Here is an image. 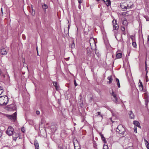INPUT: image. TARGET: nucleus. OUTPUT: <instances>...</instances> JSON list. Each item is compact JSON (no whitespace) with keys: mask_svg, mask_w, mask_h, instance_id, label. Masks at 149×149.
Returning <instances> with one entry per match:
<instances>
[{"mask_svg":"<svg viewBox=\"0 0 149 149\" xmlns=\"http://www.w3.org/2000/svg\"><path fill=\"white\" fill-rule=\"evenodd\" d=\"M132 4L131 1L130 0H126L125 2L120 3V6L123 11H125L127 9L130 8Z\"/></svg>","mask_w":149,"mask_h":149,"instance_id":"nucleus-1","label":"nucleus"},{"mask_svg":"<svg viewBox=\"0 0 149 149\" xmlns=\"http://www.w3.org/2000/svg\"><path fill=\"white\" fill-rule=\"evenodd\" d=\"M116 131L120 134L122 137L125 135V130L122 125H120L117 127L116 129Z\"/></svg>","mask_w":149,"mask_h":149,"instance_id":"nucleus-2","label":"nucleus"},{"mask_svg":"<svg viewBox=\"0 0 149 149\" xmlns=\"http://www.w3.org/2000/svg\"><path fill=\"white\" fill-rule=\"evenodd\" d=\"M8 101V97L6 96H2L0 97V105H6Z\"/></svg>","mask_w":149,"mask_h":149,"instance_id":"nucleus-3","label":"nucleus"},{"mask_svg":"<svg viewBox=\"0 0 149 149\" xmlns=\"http://www.w3.org/2000/svg\"><path fill=\"white\" fill-rule=\"evenodd\" d=\"M111 99L116 104L118 103V98L117 96V95L116 93L113 92L112 90V92L111 93Z\"/></svg>","mask_w":149,"mask_h":149,"instance_id":"nucleus-4","label":"nucleus"},{"mask_svg":"<svg viewBox=\"0 0 149 149\" xmlns=\"http://www.w3.org/2000/svg\"><path fill=\"white\" fill-rule=\"evenodd\" d=\"M13 128L11 126H9L6 131V134L8 136H12L15 132H14Z\"/></svg>","mask_w":149,"mask_h":149,"instance_id":"nucleus-5","label":"nucleus"},{"mask_svg":"<svg viewBox=\"0 0 149 149\" xmlns=\"http://www.w3.org/2000/svg\"><path fill=\"white\" fill-rule=\"evenodd\" d=\"M17 115L16 112H15L12 115H7V117L9 119H10L12 121H15L16 119Z\"/></svg>","mask_w":149,"mask_h":149,"instance_id":"nucleus-6","label":"nucleus"},{"mask_svg":"<svg viewBox=\"0 0 149 149\" xmlns=\"http://www.w3.org/2000/svg\"><path fill=\"white\" fill-rule=\"evenodd\" d=\"M13 136V140L16 141L17 139L19 138V139H20L19 137L20 136V134L18 133L14 132L13 134L12 135Z\"/></svg>","mask_w":149,"mask_h":149,"instance_id":"nucleus-7","label":"nucleus"},{"mask_svg":"<svg viewBox=\"0 0 149 149\" xmlns=\"http://www.w3.org/2000/svg\"><path fill=\"white\" fill-rule=\"evenodd\" d=\"M112 23L114 30H118L119 28L118 25L116 23V20H113Z\"/></svg>","mask_w":149,"mask_h":149,"instance_id":"nucleus-8","label":"nucleus"},{"mask_svg":"<svg viewBox=\"0 0 149 149\" xmlns=\"http://www.w3.org/2000/svg\"><path fill=\"white\" fill-rule=\"evenodd\" d=\"M51 129L52 132H54L57 130V128L54 124H52L51 126Z\"/></svg>","mask_w":149,"mask_h":149,"instance_id":"nucleus-9","label":"nucleus"},{"mask_svg":"<svg viewBox=\"0 0 149 149\" xmlns=\"http://www.w3.org/2000/svg\"><path fill=\"white\" fill-rule=\"evenodd\" d=\"M133 123L135 125L134 127H137L140 129L141 128V127L140 126V124L138 121L135 120L133 121Z\"/></svg>","mask_w":149,"mask_h":149,"instance_id":"nucleus-10","label":"nucleus"},{"mask_svg":"<svg viewBox=\"0 0 149 149\" xmlns=\"http://www.w3.org/2000/svg\"><path fill=\"white\" fill-rule=\"evenodd\" d=\"M42 6L43 9L44 10L45 13L46 12V10L48 8L47 5L44 3H42Z\"/></svg>","mask_w":149,"mask_h":149,"instance_id":"nucleus-11","label":"nucleus"},{"mask_svg":"<svg viewBox=\"0 0 149 149\" xmlns=\"http://www.w3.org/2000/svg\"><path fill=\"white\" fill-rule=\"evenodd\" d=\"M34 146L35 148V149H39V147L38 143L37 140L35 139L34 141Z\"/></svg>","mask_w":149,"mask_h":149,"instance_id":"nucleus-12","label":"nucleus"},{"mask_svg":"<svg viewBox=\"0 0 149 149\" xmlns=\"http://www.w3.org/2000/svg\"><path fill=\"white\" fill-rule=\"evenodd\" d=\"M7 52L4 48L2 49L1 50V54L2 55H5L7 54Z\"/></svg>","mask_w":149,"mask_h":149,"instance_id":"nucleus-13","label":"nucleus"},{"mask_svg":"<svg viewBox=\"0 0 149 149\" xmlns=\"http://www.w3.org/2000/svg\"><path fill=\"white\" fill-rule=\"evenodd\" d=\"M102 1H104L107 6L111 5V2L110 0H102Z\"/></svg>","mask_w":149,"mask_h":149,"instance_id":"nucleus-14","label":"nucleus"},{"mask_svg":"<svg viewBox=\"0 0 149 149\" xmlns=\"http://www.w3.org/2000/svg\"><path fill=\"white\" fill-rule=\"evenodd\" d=\"M9 108L12 110H16V106L14 104H11L9 106Z\"/></svg>","mask_w":149,"mask_h":149,"instance_id":"nucleus-15","label":"nucleus"},{"mask_svg":"<svg viewBox=\"0 0 149 149\" xmlns=\"http://www.w3.org/2000/svg\"><path fill=\"white\" fill-rule=\"evenodd\" d=\"M128 114L130 116L131 118H134V114L133 113L132 111H129Z\"/></svg>","mask_w":149,"mask_h":149,"instance_id":"nucleus-16","label":"nucleus"},{"mask_svg":"<svg viewBox=\"0 0 149 149\" xmlns=\"http://www.w3.org/2000/svg\"><path fill=\"white\" fill-rule=\"evenodd\" d=\"M100 136L101 137V139L102 141H103L104 143H106L107 142L106 140L105 139V137H104L103 134H102L101 133H100Z\"/></svg>","mask_w":149,"mask_h":149,"instance_id":"nucleus-17","label":"nucleus"},{"mask_svg":"<svg viewBox=\"0 0 149 149\" xmlns=\"http://www.w3.org/2000/svg\"><path fill=\"white\" fill-rule=\"evenodd\" d=\"M122 54L120 53H116V57L117 58H120L122 57Z\"/></svg>","mask_w":149,"mask_h":149,"instance_id":"nucleus-18","label":"nucleus"},{"mask_svg":"<svg viewBox=\"0 0 149 149\" xmlns=\"http://www.w3.org/2000/svg\"><path fill=\"white\" fill-rule=\"evenodd\" d=\"M53 84L54 86L55 87L56 89V90H57L58 89V86L57 85V84L56 82H53Z\"/></svg>","mask_w":149,"mask_h":149,"instance_id":"nucleus-19","label":"nucleus"},{"mask_svg":"<svg viewBox=\"0 0 149 149\" xmlns=\"http://www.w3.org/2000/svg\"><path fill=\"white\" fill-rule=\"evenodd\" d=\"M140 84L139 85V88L140 91H142L143 89V86L142 83L141 82H140Z\"/></svg>","mask_w":149,"mask_h":149,"instance_id":"nucleus-20","label":"nucleus"},{"mask_svg":"<svg viewBox=\"0 0 149 149\" xmlns=\"http://www.w3.org/2000/svg\"><path fill=\"white\" fill-rule=\"evenodd\" d=\"M87 55L89 56H91V52L89 49H87Z\"/></svg>","mask_w":149,"mask_h":149,"instance_id":"nucleus-21","label":"nucleus"},{"mask_svg":"<svg viewBox=\"0 0 149 149\" xmlns=\"http://www.w3.org/2000/svg\"><path fill=\"white\" fill-rule=\"evenodd\" d=\"M109 80V84L111 83L113 80L112 77L111 76H110V77H108L107 78Z\"/></svg>","mask_w":149,"mask_h":149,"instance_id":"nucleus-22","label":"nucleus"},{"mask_svg":"<svg viewBox=\"0 0 149 149\" xmlns=\"http://www.w3.org/2000/svg\"><path fill=\"white\" fill-rule=\"evenodd\" d=\"M144 98L145 99L149 98V96L148 94L147 93H145L143 94Z\"/></svg>","mask_w":149,"mask_h":149,"instance_id":"nucleus-23","label":"nucleus"},{"mask_svg":"<svg viewBox=\"0 0 149 149\" xmlns=\"http://www.w3.org/2000/svg\"><path fill=\"white\" fill-rule=\"evenodd\" d=\"M116 81L117 82V85L118 88L120 87V84L119 83V80L117 78H116Z\"/></svg>","mask_w":149,"mask_h":149,"instance_id":"nucleus-24","label":"nucleus"},{"mask_svg":"<svg viewBox=\"0 0 149 149\" xmlns=\"http://www.w3.org/2000/svg\"><path fill=\"white\" fill-rule=\"evenodd\" d=\"M75 44H74V41H73L72 42V43L71 44V45L70 46V47L71 48L73 49V48H75Z\"/></svg>","mask_w":149,"mask_h":149,"instance_id":"nucleus-25","label":"nucleus"},{"mask_svg":"<svg viewBox=\"0 0 149 149\" xmlns=\"http://www.w3.org/2000/svg\"><path fill=\"white\" fill-rule=\"evenodd\" d=\"M4 90L2 87L0 86V95L3 92Z\"/></svg>","mask_w":149,"mask_h":149,"instance_id":"nucleus-26","label":"nucleus"},{"mask_svg":"<svg viewBox=\"0 0 149 149\" xmlns=\"http://www.w3.org/2000/svg\"><path fill=\"white\" fill-rule=\"evenodd\" d=\"M124 149H134V148L132 146H129L127 147Z\"/></svg>","mask_w":149,"mask_h":149,"instance_id":"nucleus-27","label":"nucleus"},{"mask_svg":"<svg viewBox=\"0 0 149 149\" xmlns=\"http://www.w3.org/2000/svg\"><path fill=\"white\" fill-rule=\"evenodd\" d=\"M132 45L134 48H136V42H133Z\"/></svg>","mask_w":149,"mask_h":149,"instance_id":"nucleus-28","label":"nucleus"},{"mask_svg":"<svg viewBox=\"0 0 149 149\" xmlns=\"http://www.w3.org/2000/svg\"><path fill=\"white\" fill-rule=\"evenodd\" d=\"M96 114H97L96 116H100L101 117H102V115L101 114L100 112H98L97 113H96Z\"/></svg>","mask_w":149,"mask_h":149,"instance_id":"nucleus-29","label":"nucleus"},{"mask_svg":"<svg viewBox=\"0 0 149 149\" xmlns=\"http://www.w3.org/2000/svg\"><path fill=\"white\" fill-rule=\"evenodd\" d=\"M123 24L124 25H126L127 24V21L126 20H124L123 23Z\"/></svg>","mask_w":149,"mask_h":149,"instance_id":"nucleus-30","label":"nucleus"},{"mask_svg":"<svg viewBox=\"0 0 149 149\" xmlns=\"http://www.w3.org/2000/svg\"><path fill=\"white\" fill-rule=\"evenodd\" d=\"M35 12L34 10H33V9H32V12L31 14L32 15H34L35 14Z\"/></svg>","mask_w":149,"mask_h":149,"instance_id":"nucleus-31","label":"nucleus"},{"mask_svg":"<svg viewBox=\"0 0 149 149\" xmlns=\"http://www.w3.org/2000/svg\"><path fill=\"white\" fill-rule=\"evenodd\" d=\"M121 31L123 32H124L125 31V28L124 26H122L121 27Z\"/></svg>","mask_w":149,"mask_h":149,"instance_id":"nucleus-32","label":"nucleus"},{"mask_svg":"<svg viewBox=\"0 0 149 149\" xmlns=\"http://www.w3.org/2000/svg\"><path fill=\"white\" fill-rule=\"evenodd\" d=\"M145 101L146 104H147L148 102H149L148 98L145 99Z\"/></svg>","mask_w":149,"mask_h":149,"instance_id":"nucleus-33","label":"nucleus"},{"mask_svg":"<svg viewBox=\"0 0 149 149\" xmlns=\"http://www.w3.org/2000/svg\"><path fill=\"white\" fill-rule=\"evenodd\" d=\"M108 149V147L107 145H104V146H103V149Z\"/></svg>","mask_w":149,"mask_h":149,"instance_id":"nucleus-34","label":"nucleus"},{"mask_svg":"<svg viewBox=\"0 0 149 149\" xmlns=\"http://www.w3.org/2000/svg\"><path fill=\"white\" fill-rule=\"evenodd\" d=\"M147 21H149V17L148 16H146L145 17Z\"/></svg>","mask_w":149,"mask_h":149,"instance_id":"nucleus-35","label":"nucleus"},{"mask_svg":"<svg viewBox=\"0 0 149 149\" xmlns=\"http://www.w3.org/2000/svg\"><path fill=\"white\" fill-rule=\"evenodd\" d=\"M134 132H135L136 133H137V127H134Z\"/></svg>","mask_w":149,"mask_h":149,"instance_id":"nucleus-36","label":"nucleus"},{"mask_svg":"<svg viewBox=\"0 0 149 149\" xmlns=\"http://www.w3.org/2000/svg\"><path fill=\"white\" fill-rule=\"evenodd\" d=\"M21 131L23 132V133L25 131V130L24 127H23V128H21Z\"/></svg>","mask_w":149,"mask_h":149,"instance_id":"nucleus-37","label":"nucleus"},{"mask_svg":"<svg viewBox=\"0 0 149 149\" xmlns=\"http://www.w3.org/2000/svg\"><path fill=\"white\" fill-rule=\"evenodd\" d=\"M144 141L145 142V144L146 145L148 143H149L148 141H147L146 139H144Z\"/></svg>","mask_w":149,"mask_h":149,"instance_id":"nucleus-38","label":"nucleus"},{"mask_svg":"<svg viewBox=\"0 0 149 149\" xmlns=\"http://www.w3.org/2000/svg\"><path fill=\"white\" fill-rule=\"evenodd\" d=\"M36 113L38 115H39L40 114V112L39 111H37Z\"/></svg>","mask_w":149,"mask_h":149,"instance_id":"nucleus-39","label":"nucleus"},{"mask_svg":"<svg viewBox=\"0 0 149 149\" xmlns=\"http://www.w3.org/2000/svg\"><path fill=\"white\" fill-rule=\"evenodd\" d=\"M74 84L75 86H77V83L76 82V81L75 80H74Z\"/></svg>","mask_w":149,"mask_h":149,"instance_id":"nucleus-40","label":"nucleus"},{"mask_svg":"<svg viewBox=\"0 0 149 149\" xmlns=\"http://www.w3.org/2000/svg\"><path fill=\"white\" fill-rule=\"evenodd\" d=\"M146 145V147L148 149H149V143H148Z\"/></svg>","mask_w":149,"mask_h":149,"instance_id":"nucleus-41","label":"nucleus"},{"mask_svg":"<svg viewBox=\"0 0 149 149\" xmlns=\"http://www.w3.org/2000/svg\"><path fill=\"white\" fill-rule=\"evenodd\" d=\"M79 3H81L82 2V0H78Z\"/></svg>","mask_w":149,"mask_h":149,"instance_id":"nucleus-42","label":"nucleus"},{"mask_svg":"<svg viewBox=\"0 0 149 149\" xmlns=\"http://www.w3.org/2000/svg\"><path fill=\"white\" fill-rule=\"evenodd\" d=\"M2 135V133L1 131L0 130V138L1 137Z\"/></svg>","mask_w":149,"mask_h":149,"instance_id":"nucleus-43","label":"nucleus"},{"mask_svg":"<svg viewBox=\"0 0 149 149\" xmlns=\"http://www.w3.org/2000/svg\"><path fill=\"white\" fill-rule=\"evenodd\" d=\"M122 34L124 35H125L126 34V33L125 31L124 32H123V33H122Z\"/></svg>","mask_w":149,"mask_h":149,"instance_id":"nucleus-44","label":"nucleus"},{"mask_svg":"<svg viewBox=\"0 0 149 149\" xmlns=\"http://www.w3.org/2000/svg\"><path fill=\"white\" fill-rule=\"evenodd\" d=\"M148 40L149 41V35L148 36Z\"/></svg>","mask_w":149,"mask_h":149,"instance_id":"nucleus-45","label":"nucleus"},{"mask_svg":"<svg viewBox=\"0 0 149 149\" xmlns=\"http://www.w3.org/2000/svg\"><path fill=\"white\" fill-rule=\"evenodd\" d=\"M91 40H93V41H94V39H91L90 40V42H91Z\"/></svg>","mask_w":149,"mask_h":149,"instance_id":"nucleus-46","label":"nucleus"},{"mask_svg":"<svg viewBox=\"0 0 149 149\" xmlns=\"http://www.w3.org/2000/svg\"><path fill=\"white\" fill-rule=\"evenodd\" d=\"M2 74L1 71V69H0V75H1Z\"/></svg>","mask_w":149,"mask_h":149,"instance_id":"nucleus-47","label":"nucleus"},{"mask_svg":"<svg viewBox=\"0 0 149 149\" xmlns=\"http://www.w3.org/2000/svg\"><path fill=\"white\" fill-rule=\"evenodd\" d=\"M36 50H37V52L38 55V47H36Z\"/></svg>","mask_w":149,"mask_h":149,"instance_id":"nucleus-48","label":"nucleus"},{"mask_svg":"<svg viewBox=\"0 0 149 149\" xmlns=\"http://www.w3.org/2000/svg\"><path fill=\"white\" fill-rule=\"evenodd\" d=\"M80 106L81 107H82V106H83V104H80Z\"/></svg>","mask_w":149,"mask_h":149,"instance_id":"nucleus-49","label":"nucleus"},{"mask_svg":"<svg viewBox=\"0 0 149 149\" xmlns=\"http://www.w3.org/2000/svg\"><path fill=\"white\" fill-rule=\"evenodd\" d=\"M1 11L2 13H3V11H2V8H1Z\"/></svg>","mask_w":149,"mask_h":149,"instance_id":"nucleus-50","label":"nucleus"},{"mask_svg":"<svg viewBox=\"0 0 149 149\" xmlns=\"http://www.w3.org/2000/svg\"><path fill=\"white\" fill-rule=\"evenodd\" d=\"M1 11L2 13H3V11H2V8H1Z\"/></svg>","mask_w":149,"mask_h":149,"instance_id":"nucleus-51","label":"nucleus"},{"mask_svg":"<svg viewBox=\"0 0 149 149\" xmlns=\"http://www.w3.org/2000/svg\"><path fill=\"white\" fill-rule=\"evenodd\" d=\"M69 28H70V26H69V25L68 26V29H69Z\"/></svg>","mask_w":149,"mask_h":149,"instance_id":"nucleus-52","label":"nucleus"},{"mask_svg":"<svg viewBox=\"0 0 149 149\" xmlns=\"http://www.w3.org/2000/svg\"><path fill=\"white\" fill-rule=\"evenodd\" d=\"M145 65H146V67L147 66V64H146V62H145Z\"/></svg>","mask_w":149,"mask_h":149,"instance_id":"nucleus-53","label":"nucleus"},{"mask_svg":"<svg viewBox=\"0 0 149 149\" xmlns=\"http://www.w3.org/2000/svg\"><path fill=\"white\" fill-rule=\"evenodd\" d=\"M74 125H76V124H75V123H74Z\"/></svg>","mask_w":149,"mask_h":149,"instance_id":"nucleus-54","label":"nucleus"},{"mask_svg":"<svg viewBox=\"0 0 149 149\" xmlns=\"http://www.w3.org/2000/svg\"><path fill=\"white\" fill-rule=\"evenodd\" d=\"M97 1H99L100 0H96Z\"/></svg>","mask_w":149,"mask_h":149,"instance_id":"nucleus-55","label":"nucleus"},{"mask_svg":"<svg viewBox=\"0 0 149 149\" xmlns=\"http://www.w3.org/2000/svg\"><path fill=\"white\" fill-rule=\"evenodd\" d=\"M90 44L91 46V43H90Z\"/></svg>","mask_w":149,"mask_h":149,"instance_id":"nucleus-56","label":"nucleus"},{"mask_svg":"<svg viewBox=\"0 0 149 149\" xmlns=\"http://www.w3.org/2000/svg\"><path fill=\"white\" fill-rule=\"evenodd\" d=\"M128 12H126V13H127Z\"/></svg>","mask_w":149,"mask_h":149,"instance_id":"nucleus-57","label":"nucleus"}]
</instances>
